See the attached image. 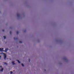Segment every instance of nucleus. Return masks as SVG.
<instances>
[{"label": "nucleus", "instance_id": "nucleus-1", "mask_svg": "<svg viewBox=\"0 0 74 74\" xmlns=\"http://www.w3.org/2000/svg\"><path fill=\"white\" fill-rule=\"evenodd\" d=\"M3 49H4L3 48H0V51H3Z\"/></svg>", "mask_w": 74, "mask_h": 74}, {"label": "nucleus", "instance_id": "nucleus-2", "mask_svg": "<svg viewBox=\"0 0 74 74\" xmlns=\"http://www.w3.org/2000/svg\"><path fill=\"white\" fill-rule=\"evenodd\" d=\"M8 50V49L7 48L5 49V52H7V51Z\"/></svg>", "mask_w": 74, "mask_h": 74}, {"label": "nucleus", "instance_id": "nucleus-3", "mask_svg": "<svg viewBox=\"0 0 74 74\" xmlns=\"http://www.w3.org/2000/svg\"><path fill=\"white\" fill-rule=\"evenodd\" d=\"M6 55H5L4 56V59L5 60V59H6Z\"/></svg>", "mask_w": 74, "mask_h": 74}, {"label": "nucleus", "instance_id": "nucleus-4", "mask_svg": "<svg viewBox=\"0 0 74 74\" xmlns=\"http://www.w3.org/2000/svg\"><path fill=\"white\" fill-rule=\"evenodd\" d=\"M14 62L13 61V62H12V65H14V64H15V63H14Z\"/></svg>", "mask_w": 74, "mask_h": 74}, {"label": "nucleus", "instance_id": "nucleus-5", "mask_svg": "<svg viewBox=\"0 0 74 74\" xmlns=\"http://www.w3.org/2000/svg\"><path fill=\"white\" fill-rule=\"evenodd\" d=\"M14 40H18V38H15V37L14 38Z\"/></svg>", "mask_w": 74, "mask_h": 74}, {"label": "nucleus", "instance_id": "nucleus-6", "mask_svg": "<svg viewBox=\"0 0 74 74\" xmlns=\"http://www.w3.org/2000/svg\"><path fill=\"white\" fill-rule=\"evenodd\" d=\"M17 16H18V17H19V13H18L17 14Z\"/></svg>", "mask_w": 74, "mask_h": 74}, {"label": "nucleus", "instance_id": "nucleus-7", "mask_svg": "<svg viewBox=\"0 0 74 74\" xmlns=\"http://www.w3.org/2000/svg\"><path fill=\"white\" fill-rule=\"evenodd\" d=\"M3 63L5 64H6L7 65L8 64L6 62H3Z\"/></svg>", "mask_w": 74, "mask_h": 74}, {"label": "nucleus", "instance_id": "nucleus-8", "mask_svg": "<svg viewBox=\"0 0 74 74\" xmlns=\"http://www.w3.org/2000/svg\"><path fill=\"white\" fill-rule=\"evenodd\" d=\"M3 68H2L1 70V71H2V72H3Z\"/></svg>", "mask_w": 74, "mask_h": 74}, {"label": "nucleus", "instance_id": "nucleus-9", "mask_svg": "<svg viewBox=\"0 0 74 74\" xmlns=\"http://www.w3.org/2000/svg\"><path fill=\"white\" fill-rule=\"evenodd\" d=\"M12 73H13V72L12 71H11V72H10V74H12Z\"/></svg>", "mask_w": 74, "mask_h": 74}, {"label": "nucleus", "instance_id": "nucleus-10", "mask_svg": "<svg viewBox=\"0 0 74 74\" xmlns=\"http://www.w3.org/2000/svg\"><path fill=\"white\" fill-rule=\"evenodd\" d=\"M21 65H22V66H24V65L23 64H21Z\"/></svg>", "mask_w": 74, "mask_h": 74}, {"label": "nucleus", "instance_id": "nucleus-11", "mask_svg": "<svg viewBox=\"0 0 74 74\" xmlns=\"http://www.w3.org/2000/svg\"><path fill=\"white\" fill-rule=\"evenodd\" d=\"M18 33H19V32H16L17 34H18Z\"/></svg>", "mask_w": 74, "mask_h": 74}, {"label": "nucleus", "instance_id": "nucleus-12", "mask_svg": "<svg viewBox=\"0 0 74 74\" xmlns=\"http://www.w3.org/2000/svg\"><path fill=\"white\" fill-rule=\"evenodd\" d=\"M10 35H11L12 34V32L11 31L10 32Z\"/></svg>", "mask_w": 74, "mask_h": 74}, {"label": "nucleus", "instance_id": "nucleus-13", "mask_svg": "<svg viewBox=\"0 0 74 74\" xmlns=\"http://www.w3.org/2000/svg\"><path fill=\"white\" fill-rule=\"evenodd\" d=\"M19 42L20 43H22V41H19Z\"/></svg>", "mask_w": 74, "mask_h": 74}, {"label": "nucleus", "instance_id": "nucleus-14", "mask_svg": "<svg viewBox=\"0 0 74 74\" xmlns=\"http://www.w3.org/2000/svg\"><path fill=\"white\" fill-rule=\"evenodd\" d=\"M3 38H4V39H5V38H6V37L5 36H3Z\"/></svg>", "mask_w": 74, "mask_h": 74}, {"label": "nucleus", "instance_id": "nucleus-15", "mask_svg": "<svg viewBox=\"0 0 74 74\" xmlns=\"http://www.w3.org/2000/svg\"><path fill=\"white\" fill-rule=\"evenodd\" d=\"M2 32H4V29L2 30Z\"/></svg>", "mask_w": 74, "mask_h": 74}, {"label": "nucleus", "instance_id": "nucleus-16", "mask_svg": "<svg viewBox=\"0 0 74 74\" xmlns=\"http://www.w3.org/2000/svg\"><path fill=\"white\" fill-rule=\"evenodd\" d=\"M10 28L11 29H12V27H10Z\"/></svg>", "mask_w": 74, "mask_h": 74}, {"label": "nucleus", "instance_id": "nucleus-17", "mask_svg": "<svg viewBox=\"0 0 74 74\" xmlns=\"http://www.w3.org/2000/svg\"><path fill=\"white\" fill-rule=\"evenodd\" d=\"M17 61H18V63H19V60H17Z\"/></svg>", "mask_w": 74, "mask_h": 74}, {"label": "nucleus", "instance_id": "nucleus-18", "mask_svg": "<svg viewBox=\"0 0 74 74\" xmlns=\"http://www.w3.org/2000/svg\"><path fill=\"white\" fill-rule=\"evenodd\" d=\"M21 63V62H20V61H19V63Z\"/></svg>", "mask_w": 74, "mask_h": 74}, {"label": "nucleus", "instance_id": "nucleus-19", "mask_svg": "<svg viewBox=\"0 0 74 74\" xmlns=\"http://www.w3.org/2000/svg\"><path fill=\"white\" fill-rule=\"evenodd\" d=\"M30 62V59H29V62Z\"/></svg>", "mask_w": 74, "mask_h": 74}, {"label": "nucleus", "instance_id": "nucleus-20", "mask_svg": "<svg viewBox=\"0 0 74 74\" xmlns=\"http://www.w3.org/2000/svg\"><path fill=\"white\" fill-rule=\"evenodd\" d=\"M0 67H1V68H2V66H0Z\"/></svg>", "mask_w": 74, "mask_h": 74}, {"label": "nucleus", "instance_id": "nucleus-21", "mask_svg": "<svg viewBox=\"0 0 74 74\" xmlns=\"http://www.w3.org/2000/svg\"><path fill=\"white\" fill-rule=\"evenodd\" d=\"M1 56H0V59H1Z\"/></svg>", "mask_w": 74, "mask_h": 74}, {"label": "nucleus", "instance_id": "nucleus-22", "mask_svg": "<svg viewBox=\"0 0 74 74\" xmlns=\"http://www.w3.org/2000/svg\"><path fill=\"white\" fill-rule=\"evenodd\" d=\"M1 71V70L0 69V71Z\"/></svg>", "mask_w": 74, "mask_h": 74}, {"label": "nucleus", "instance_id": "nucleus-23", "mask_svg": "<svg viewBox=\"0 0 74 74\" xmlns=\"http://www.w3.org/2000/svg\"><path fill=\"white\" fill-rule=\"evenodd\" d=\"M0 13H1V12L0 11Z\"/></svg>", "mask_w": 74, "mask_h": 74}]
</instances>
